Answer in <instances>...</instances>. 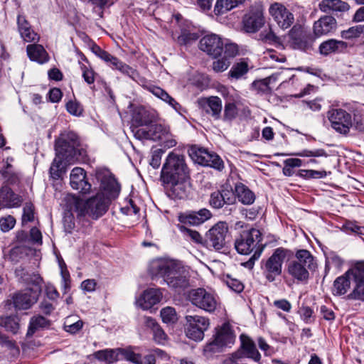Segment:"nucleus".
I'll list each match as a JSON object with an SVG mask.
<instances>
[{
    "mask_svg": "<svg viewBox=\"0 0 364 364\" xmlns=\"http://www.w3.org/2000/svg\"><path fill=\"white\" fill-rule=\"evenodd\" d=\"M156 117L154 112L148 110L142 106L137 107L132 113V130L139 129V127H149L156 121Z\"/></svg>",
    "mask_w": 364,
    "mask_h": 364,
    "instance_id": "obj_21",
    "label": "nucleus"
},
{
    "mask_svg": "<svg viewBox=\"0 0 364 364\" xmlns=\"http://www.w3.org/2000/svg\"><path fill=\"white\" fill-rule=\"evenodd\" d=\"M229 228L226 222L215 223L205 235L204 247L209 250L220 251L226 247Z\"/></svg>",
    "mask_w": 364,
    "mask_h": 364,
    "instance_id": "obj_7",
    "label": "nucleus"
},
{
    "mask_svg": "<svg viewBox=\"0 0 364 364\" xmlns=\"http://www.w3.org/2000/svg\"><path fill=\"white\" fill-rule=\"evenodd\" d=\"M242 351L238 350L232 354L233 360L241 358L242 357L252 359L254 361L259 363L261 359V355L256 348L255 342L248 336L242 334L240 336Z\"/></svg>",
    "mask_w": 364,
    "mask_h": 364,
    "instance_id": "obj_19",
    "label": "nucleus"
},
{
    "mask_svg": "<svg viewBox=\"0 0 364 364\" xmlns=\"http://www.w3.org/2000/svg\"><path fill=\"white\" fill-rule=\"evenodd\" d=\"M213 217V214L210 210L203 208L198 210H186L180 213L178 215V220L183 225L187 227L198 226L210 220Z\"/></svg>",
    "mask_w": 364,
    "mask_h": 364,
    "instance_id": "obj_16",
    "label": "nucleus"
},
{
    "mask_svg": "<svg viewBox=\"0 0 364 364\" xmlns=\"http://www.w3.org/2000/svg\"><path fill=\"white\" fill-rule=\"evenodd\" d=\"M90 48L93 53H95L98 58L104 60L108 65H109V64L112 61V58H114V56L112 55L106 50H102L98 45H97L95 43H92Z\"/></svg>",
    "mask_w": 364,
    "mask_h": 364,
    "instance_id": "obj_52",
    "label": "nucleus"
},
{
    "mask_svg": "<svg viewBox=\"0 0 364 364\" xmlns=\"http://www.w3.org/2000/svg\"><path fill=\"white\" fill-rule=\"evenodd\" d=\"M162 293L160 289L151 288L144 291L140 299V306L143 309H149L160 302Z\"/></svg>",
    "mask_w": 364,
    "mask_h": 364,
    "instance_id": "obj_31",
    "label": "nucleus"
},
{
    "mask_svg": "<svg viewBox=\"0 0 364 364\" xmlns=\"http://www.w3.org/2000/svg\"><path fill=\"white\" fill-rule=\"evenodd\" d=\"M55 157L49 168L50 176L54 180H58L66 173L64 161L71 164L83 159L86 154L80 147L78 136L73 132L63 134L55 140Z\"/></svg>",
    "mask_w": 364,
    "mask_h": 364,
    "instance_id": "obj_2",
    "label": "nucleus"
},
{
    "mask_svg": "<svg viewBox=\"0 0 364 364\" xmlns=\"http://www.w3.org/2000/svg\"><path fill=\"white\" fill-rule=\"evenodd\" d=\"M163 322L166 323H175L178 321V316L173 307L166 306L160 312Z\"/></svg>",
    "mask_w": 364,
    "mask_h": 364,
    "instance_id": "obj_49",
    "label": "nucleus"
},
{
    "mask_svg": "<svg viewBox=\"0 0 364 364\" xmlns=\"http://www.w3.org/2000/svg\"><path fill=\"white\" fill-rule=\"evenodd\" d=\"M66 109L70 114L74 116H80L83 112L82 106L77 101H68L66 104Z\"/></svg>",
    "mask_w": 364,
    "mask_h": 364,
    "instance_id": "obj_60",
    "label": "nucleus"
},
{
    "mask_svg": "<svg viewBox=\"0 0 364 364\" xmlns=\"http://www.w3.org/2000/svg\"><path fill=\"white\" fill-rule=\"evenodd\" d=\"M22 198L16 194L8 186H3L0 188V209L12 208L21 206Z\"/></svg>",
    "mask_w": 364,
    "mask_h": 364,
    "instance_id": "obj_24",
    "label": "nucleus"
},
{
    "mask_svg": "<svg viewBox=\"0 0 364 364\" xmlns=\"http://www.w3.org/2000/svg\"><path fill=\"white\" fill-rule=\"evenodd\" d=\"M110 203V198L106 197L103 192H99L86 200L74 195L65 198L67 209L75 212L79 219L89 216L93 220H97L106 213Z\"/></svg>",
    "mask_w": 364,
    "mask_h": 364,
    "instance_id": "obj_4",
    "label": "nucleus"
},
{
    "mask_svg": "<svg viewBox=\"0 0 364 364\" xmlns=\"http://www.w3.org/2000/svg\"><path fill=\"white\" fill-rule=\"evenodd\" d=\"M200 107L208 114H210L214 119L218 120L221 117L223 108L222 100L217 96L202 98L199 100Z\"/></svg>",
    "mask_w": 364,
    "mask_h": 364,
    "instance_id": "obj_28",
    "label": "nucleus"
},
{
    "mask_svg": "<svg viewBox=\"0 0 364 364\" xmlns=\"http://www.w3.org/2000/svg\"><path fill=\"white\" fill-rule=\"evenodd\" d=\"M28 252L29 250L26 247H14L9 251L8 259L13 264H17L28 255Z\"/></svg>",
    "mask_w": 364,
    "mask_h": 364,
    "instance_id": "obj_43",
    "label": "nucleus"
},
{
    "mask_svg": "<svg viewBox=\"0 0 364 364\" xmlns=\"http://www.w3.org/2000/svg\"><path fill=\"white\" fill-rule=\"evenodd\" d=\"M353 280L364 282V261L358 262L353 267L348 269Z\"/></svg>",
    "mask_w": 364,
    "mask_h": 364,
    "instance_id": "obj_53",
    "label": "nucleus"
},
{
    "mask_svg": "<svg viewBox=\"0 0 364 364\" xmlns=\"http://www.w3.org/2000/svg\"><path fill=\"white\" fill-rule=\"evenodd\" d=\"M269 14L282 29L289 28L294 21L293 14L281 3L272 4L269 9Z\"/></svg>",
    "mask_w": 364,
    "mask_h": 364,
    "instance_id": "obj_18",
    "label": "nucleus"
},
{
    "mask_svg": "<svg viewBox=\"0 0 364 364\" xmlns=\"http://www.w3.org/2000/svg\"><path fill=\"white\" fill-rule=\"evenodd\" d=\"M149 90L156 97L167 102L175 109H177L178 107L180 106L179 104L162 88L152 85L149 87Z\"/></svg>",
    "mask_w": 364,
    "mask_h": 364,
    "instance_id": "obj_41",
    "label": "nucleus"
},
{
    "mask_svg": "<svg viewBox=\"0 0 364 364\" xmlns=\"http://www.w3.org/2000/svg\"><path fill=\"white\" fill-rule=\"evenodd\" d=\"M83 326V322L81 320H77L73 322L71 318H67L63 326V328L65 331L75 334L82 329Z\"/></svg>",
    "mask_w": 364,
    "mask_h": 364,
    "instance_id": "obj_54",
    "label": "nucleus"
},
{
    "mask_svg": "<svg viewBox=\"0 0 364 364\" xmlns=\"http://www.w3.org/2000/svg\"><path fill=\"white\" fill-rule=\"evenodd\" d=\"M265 23L263 11L261 9H251L242 19L243 29L246 33H255Z\"/></svg>",
    "mask_w": 364,
    "mask_h": 364,
    "instance_id": "obj_20",
    "label": "nucleus"
},
{
    "mask_svg": "<svg viewBox=\"0 0 364 364\" xmlns=\"http://www.w3.org/2000/svg\"><path fill=\"white\" fill-rule=\"evenodd\" d=\"M151 278H162L168 287L176 293L181 294L189 287V277L184 267L173 260L153 262L149 268Z\"/></svg>",
    "mask_w": 364,
    "mask_h": 364,
    "instance_id": "obj_3",
    "label": "nucleus"
},
{
    "mask_svg": "<svg viewBox=\"0 0 364 364\" xmlns=\"http://www.w3.org/2000/svg\"><path fill=\"white\" fill-rule=\"evenodd\" d=\"M248 71V63L246 60L242 59L240 62L233 64L228 73V76L230 78L238 80L246 75Z\"/></svg>",
    "mask_w": 364,
    "mask_h": 364,
    "instance_id": "obj_40",
    "label": "nucleus"
},
{
    "mask_svg": "<svg viewBox=\"0 0 364 364\" xmlns=\"http://www.w3.org/2000/svg\"><path fill=\"white\" fill-rule=\"evenodd\" d=\"M269 78H264L260 80H255L252 83V87L258 92L262 94H268L271 92V88L269 87Z\"/></svg>",
    "mask_w": 364,
    "mask_h": 364,
    "instance_id": "obj_57",
    "label": "nucleus"
},
{
    "mask_svg": "<svg viewBox=\"0 0 364 364\" xmlns=\"http://www.w3.org/2000/svg\"><path fill=\"white\" fill-rule=\"evenodd\" d=\"M198 38L199 35L197 33L184 30L178 37L177 41L181 46H186L196 41Z\"/></svg>",
    "mask_w": 364,
    "mask_h": 364,
    "instance_id": "obj_51",
    "label": "nucleus"
},
{
    "mask_svg": "<svg viewBox=\"0 0 364 364\" xmlns=\"http://www.w3.org/2000/svg\"><path fill=\"white\" fill-rule=\"evenodd\" d=\"M348 48V43L343 41L331 38L322 42L318 51L321 55L328 56L332 54L343 53Z\"/></svg>",
    "mask_w": 364,
    "mask_h": 364,
    "instance_id": "obj_26",
    "label": "nucleus"
},
{
    "mask_svg": "<svg viewBox=\"0 0 364 364\" xmlns=\"http://www.w3.org/2000/svg\"><path fill=\"white\" fill-rule=\"evenodd\" d=\"M235 198L244 205H251L255 200V193L245 184L237 183L235 187Z\"/></svg>",
    "mask_w": 364,
    "mask_h": 364,
    "instance_id": "obj_34",
    "label": "nucleus"
},
{
    "mask_svg": "<svg viewBox=\"0 0 364 364\" xmlns=\"http://www.w3.org/2000/svg\"><path fill=\"white\" fill-rule=\"evenodd\" d=\"M318 8L325 13L346 12L349 10L350 6L341 0H322L318 4Z\"/></svg>",
    "mask_w": 364,
    "mask_h": 364,
    "instance_id": "obj_32",
    "label": "nucleus"
},
{
    "mask_svg": "<svg viewBox=\"0 0 364 364\" xmlns=\"http://www.w3.org/2000/svg\"><path fill=\"white\" fill-rule=\"evenodd\" d=\"M38 292L31 289L16 293L13 296V304L16 309L26 310L31 307L38 300Z\"/></svg>",
    "mask_w": 364,
    "mask_h": 364,
    "instance_id": "obj_23",
    "label": "nucleus"
},
{
    "mask_svg": "<svg viewBox=\"0 0 364 364\" xmlns=\"http://www.w3.org/2000/svg\"><path fill=\"white\" fill-rule=\"evenodd\" d=\"M225 283L230 289L237 293L242 292L245 287L242 282L230 275L226 276Z\"/></svg>",
    "mask_w": 364,
    "mask_h": 364,
    "instance_id": "obj_59",
    "label": "nucleus"
},
{
    "mask_svg": "<svg viewBox=\"0 0 364 364\" xmlns=\"http://www.w3.org/2000/svg\"><path fill=\"white\" fill-rule=\"evenodd\" d=\"M132 132L134 137L139 140L160 141L161 146L166 149L173 147L177 144L170 132L169 127L161 124H151L148 127V129H133Z\"/></svg>",
    "mask_w": 364,
    "mask_h": 364,
    "instance_id": "obj_5",
    "label": "nucleus"
},
{
    "mask_svg": "<svg viewBox=\"0 0 364 364\" xmlns=\"http://www.w3.org/2000/svg\"><path fill=\"white\" fill-rule=\"evenodd\" d=\"M0 344L3 347H6L11 350L13 355L19 354V348L16 346V343L11 340H9L6 336H0Z\"/></svg>",
    "mask_w": 364,
    "mask_h": 364,
    "instance_id": "obj_63",
    "label": "nucleus"
},
{
    "mask_svg": "<svg viewBox=\"0 0 364 364\" xmlns=\"http://www.w3.org/2000/svg\"><path fill=\"white\" fill-rule=\"evenodd\" d=\"M18 30L21 38L26 42L38 41V35L32 29L30 23L23 15H18L17 18Z\"/></svg>",
    "mask_w": 364,
    "mask_h": 364,
    "instance_id": "obj_29",
    "label": "nucleus"
},
{
    "mask_svg": "<svg viewBox=\"0 0 364 364\" xmlns=\"http://www.w3.org/2000/svg\"><path fill=\"white\" fill-rule=\"evenodd\" d=\"M35 220V206L31 202H27L23 208V214L21 218L22 225L33 222Z\"/></svg>",
    "mask_w": 364,
    "mask_h": 364,
    "instance_id": "obj_50",
    "label": "nucleus"
},
{
    "mask_svg": "<svg viewBox=\"0 0 364 364\" xmlns=\"http://www.w3.org/2000/svg\"><path fill=\"white\" fill-rule=\"evenodd\" d=\"M297 176L305 179L322 178L326 176V172L325 171L301 169L298 171Z\"/></svg>",
    "mask_w": 364,
    "mask_h": 364,
    "instance_id": "obj_55",
    "label": "nucleus"
},
{
    "mask_svg": "<svg viewBox=\"0 0 364 364\" xmlns=\"http://www.w3.org/2000/svg\"><path fill=\"white\" fill-rule=\"evenodd\" d=\"M16 224V219L14 217L9 215L0 218V228L6 232L11 230Z\"/></svg>",
    "mask_w": 364,
    "mask_h": 364,
    "instance_id": "obj_61",
    "label": "nucleus"
},
{
    "mask_svg": "<svg viewBox=\"0 0 364 364\" xmlns=\"http://www.w3.org/2000/svg\"><path fill=\"white\" fill-rule=\"evenodd\" d=\"M296 259H294L300 264L308 268L310 270H314L316 267L314 257L311 252L307 250H299L295 254Z\"/></svg>",
    "mask_w": 364,
    "mask_h": 364,
    "instance_id": "obj_37",
    "label": "nucleus"
},
{
    "mask_svg": "<svg viewBox=\"0 0 364 364\" xmlns=\"http://www.w3.org/2000/svg\"><path fill=\"white\" fill-rule=\"evenodd\" d=\"M186 334L188 338L195 341H200L204 338V332L208 328L210 322L206 317L198 315H187Z\"/></svg>",
    "mask_w": 364,
    "mask_h": 364,
    "instance_id": "obj_12",
    "label": "nucleus"
},
{
    "mask_svg": "<svg viewBox=\"0 0 364 364\" xmlns=\"http://www.w3.org/2000/svg\"><path fill=\"white\" fill-rule=\"evenodd\" d=\"M344 260L336 252H330L328 254H326L325 272H328L332 267L336 269H341Z\"/></svg>",
    "mask_w": 364,
    "mask_h": 364,
    "instance_id": "obj_44",
    "label": "nucleus"
},
{
    "mask_svg": "<svg viewBox=\"0 0 364 364\" xmlns=\"http://www.w3.org/2000/svg\"><path fill=\"white\" fill-rule=\"evenodd\" d=\"M293 254L291 250L278 247L268 259H262L261 269L265 279L269 282L275 281L276 277L282 274L284 259L291 257Z\"/></svg>",
    "mask_w": 364,
    "mask_h": 364,
    "instance_id": "obj_6",
    "label": "nucleus"
},
{
    "mask_svg": "<svg viewBox=\"0 0 364 364\" xmlns=\"http://www.w3.org/2000/svg\"><path fill=\"white\" fill-rule=\"evenodd\" d=\"M327 117L332 128L342 134H347L352 127L351 115L343 109H331L327 112Z\"/></svg>",
    "mask_w": 364,
    "mask_h": 364,
    "instance_id": "obj_14",
    "label": "nucleus"
},
{
    "mask_svg": "<svg viewBox=\"0 0 364 364\" xmlns=\"http://www.w3.org/2000/svg\"><path fill=\"white\" fill-rule=\"evenodd\" d=\"M353 279L348 270L342 276L336 279L332 288V293L335 296L344 295L350 287V280Z\"/></svg>",
    "mask_w": 364,
    "mask_h": 364,
    "instance_id": "obj_33",
    "label": "nucleus"
},
{
    "mask_svg": "<svg viewBox=\"0 0 364 364\" xmlns=\"http://www.w3.org/2000/svg\"><path fill=\"white\" fill-rule=\"evenodd\" d=\"M80 65V70L82 71V76L84 80L88 84L92 85L95 82L96 73L91 67H87L79 62Z\"/></svg>",
    "mask_w": 364,
    "mask_h": 364,
    "instance_id": "obj_56",
    "label": "nucleus"
},
{
    "mask_svg": "<svg viewBox=\"0 0 364 364\" xmlns=\"http://www.w3.org/2000/svg\"><path fill=\"white\" fill-rule=\"evenodd\" d=\"M209 205L213 209H221L235 203V195L229 185L222 186L220 189L210 193Z\"/></svg>",
    "mask_w": 364,
    "mask_h": 364,
    "instance_id": "obj_15",
    "label": "nucleus"
},
{
    "mask_svg": "<svg viewBox=\"0 0 364 364\" xmlns=\"http://www.w3.org/2000/svg\"><path fill=\"white\" fill-rule=\"evenodd\" d=\"M309 270L295 260H292L287 265L288 274L297 282L306 283L309 277Z\"/></svg>",
    "mask_w": 364,
    "mask_h": 364,
    "instance_id": "obj_30",
    "label": "nucleus"
},
{
    "mask_svg": "<svg viewBox=\"0 0 364 364\" xmlns=\"http://www.w3.org/2000/svg\"><path fill=\"white\" fill-rule=\"evenodd\" d=\"M188 154L196 163L200 165L210 166L218 171H222L224 168V162L222 159L215 153L210 152L204 148L196 145L191 146L188 149Z\"/></svg>",
    "mask_w": 364,
    "mask_h": 364,
    "instance_id": "obj_9",
    "label": "nucleus"
},
{
    "mask_svg": "<svg viewBox=\"0 0 364 364\" xmlns=\"http://www.w3.org/2000/svg\"><path fill=\"white\" fill-rule=\"evenodd\" d=\"M233 341L234 336L230 325L223 323L217 330L216 333L213 336V341L206 345L205 351L208 353L220 352L223 347L232 343Z\"/></svg>",
    "mask_w": 364,
    "mask_h": 364,
    "instance_id": "obj_13",
    "label": "nucleus"
},
{
    "mask_svg": "<svg viewBox=\"0 0 364 364\" xmlns=\"http://www.w3.org/2000/svg\"><path fill=\"white\" fill-rule=\"evenodd\" d=\"M188 299L193 305L209 313L214 312L218 304L215 295L204 288L191 290Z\"/></svg>",
    "mask_w": 364,
    "mask_h": 364,
    "instance_id": "obj_10",
    "label": "nucleus"
},
{
    "mask_svg": "<svg viewBox=\"0 0 364 364\" xmlns=\"http://www.w3.org/2000/svg\"><path fill=\"white\" fill-rule=\"evenodd\" d=\"M245 0H217L214 7L215 15L219 16L237 7Z\"/></svg>",
    "mask_w": 364,
    "mask_h": 364,
    "instance_id": "obj_39",
    "label": "nucleus"
},
{
    "mask_svg": "<svg viewBox=\"0 0 364 364\" xmlns=\"http://www.w3.org/2000/svg\"><path fill=\"white\" fill-rule=\"evenodd\" d=\"M177 227L185 236L188 237L193 242L204 246V238L198 231L183 225H178Z\"/></svg>",
    "mask_w": 364,
    "mask_h": 364,
    "instance_id": "obj_46",
    "label": "nucleus"
},
{
    "mask_svg": "<svg viewBox=\"0 0 364 364\" xmlns=\"http://www.w3.org/2000/svg\"><path fill=\"white\" fill-rule=\"evenodd\" d=\"M70 183L71 187L79 191L82 194H87L90 192L91 184L86 178L85 171L80 167L74 168L70 176Z\"/></svg>",
    "mask_w": 364,
    "mask_h": 364,
    "instance_id": "obj_22",
    "label": "nucleus"
},
{
    "mask_svg": "<svg viewBox=\"0 0 364 364\" xmlns=\"http://www.w3.org/2000/svg\"><path fill=\"white\" fill-rule=\"evenodd\" d=\"M97 178L101 181L100 186L105 192L104 193L105 196L109 198L110 201L119 196L120 185L114 176L112 174H104L101 176L98 174Z\"/></svg>",
    "mask_w": 364,
    "mask_h": 364,
    "instance_id": "obj_27",
    "label": "nucleus"
},
{
    "mask_svg": "<svg viewBox=\"0 0 364 364\" xmlns=\"http://www.w3.org/2000/svg\"><path fill=\"white\" fill-rule=\"evenodd\" d=\"M230 63L226 58L218 59L213 63V70L216 73L225 71L230 65Z\"/></svg>",
    "mask_w": 364,
    "mask_h": 364,
    "instance_id": "obj_64",
    "label": "nucleus"
},
{
    "mask_svg": "<svg viewBox=\"0 0 364 364\" xmlns=\"http://www.w3.org/2000/svg\"><path fill=\"white\" fill-rule=\"evenodd\" d=\"M0 326L5 328L8 331L16 333L20 328L19 319L17 316L0 317Z\"/></svg>",
    "mask_w": 364,
    "mask_h": 364,
    "instance_id": "obj_45",
    "label": "nucleus"
},
{
    "mask_svg": "<svg viewBox=\"0 0 364 364\" xmlns=\"http://www.w3.org/2000/svg\"><path fill=\"white\" fill-rule=\"evenodd\" d=\"M238 115V108L234 102L228 101L225 104L223 119L231 122Z\"/></svg>",
    "mask_w": 364,
    "mask_h": 364,
    "instance_id": "obj_47",
    "label": "nucleus"
},
{
    "mask_svg": "<svg viewBox=\"0 0 364 364\" xmlns=\"http://www.w3.org/2000/svg\"><path fill=\"white\" fill-rule=\"evenodd\" d=\"M262 240V235L258 229L244 230L236 238L235 247L239 254L249 255L259 247H264V245L260 243Z\"/></svg>",
    "mask_w": 364,
    "mask_h": 364,
    "instance_id": "obj_8",
    "label": "nucleus"
},
{
    "mask_svg": "<svg viewBox=\"0 0 364 364\" xmlns=\"http://www.w3.org/2000/svg\"><path fill=\"white\" fill-rule=\"evenodd\" d=\"M337 28V22L332 16H321L314 23V33L316 37L334 32Z\"/></svg>",
    "mask_w": 364,
    "mask_h": 364,
    "instance_id": "obj_25",
    "label": "nucleus"
},
{
    "mask_svg": "<svg viewBox=\"0 0 364 364\" xmlns=\"http://www.w3.org/2000/svg\"><path fill=\"white\" fill-rule=\"evenodd\" d=\"M50 325V321L43 317V316L38 315L33 316L29 322L28 328L27 331L26 336H32L37 331L48 327Z\"/></svg>",
    "mask_w": 364,
    "mask_h": 364,
    "instance_id": "obj_38",
    "label": "nucleus"
},
{
    "mask_svg": "<svg viewBox=\"0 0 364 364\" xmlns=\"http://www.w3.org/2000/svg\"><path fill=\"white\" fill-rule=\"evenodd\" d=\"M258 40L264 43L269 45H282L281 39L273 31L272 27L269 26L268 28L264 29L259 34Z\"/></svg>",
    "mask_w": 364,
    "mask_h": 364,
    "instance_id": "obj_42",
    "label": "nucleus"
},
{
    "mask_svg": "<svg viewBox=\"0 0 364 364\" xmlns=\"http://www.w3.org/2000/svg\"><path fill=\"white\" fill-rule=\"evenodd\" d=\"M27 54L33 61L44 63L48 60V55L44 48L39 44L28 45L26 48Z\"/></svg>",
    "mask_w": 364,
    "mask_h": 364,
    "instance_id": "obj_35",
    "label": "nucleus"
},
{
    "mask_svg": "<svg viewBox=\"0 0 364 364\" xmlns=\"http://www.w3.org/2000/svg\"><path fill=\"white\" fill-rule=\"evenodd\" d=\"M354 288L348 296V299L360 300L364 301V282L353 280Z\"/></svg>",
    "mask_w": 364,
    "mask_h": 364,
    "instance_id": "obj_48",
    "label": "nucleus"
},
{
    "mask_svg": "<svg viewBox=\"0 0 364 364\" xmlns=\"http://www.w3.org/2000/svg\"><path fill=\"white\" fill-rule=\"evenodd\" d=\"M199 47L202 51L216 58L223 52L224 41L218 35L208 34L200 40Z\"/></svg>",
    "mask_w": 364,
    "mask_h": 364,
    "instance_id": "obj_17",
    "label": "nucleus"
},
{
    "mask_svg": "<svg viewBox=\"0 0 364 364\" xmlns=\"http://www.w3.org/2000/svg\"><path fill=\"white\" fill-rule=\"evenodd\" d=\"M109 66L112 67L113 69L118 70L122 73L127 75L134 81H137V79L139 77V73L135 69L132 68L126 63H124L117 57L112 58V61Z\"/></svg>",
    "mask_w": 364,
    "mask_h": 364,
    "instance_id": "obj_36",
    "label": "nucleus"
},
{
    "mask_svg": "<svg viewBox=\"0 0 364 364\" xmlns=\"http://www.w3.org/2000/svg\"><path fill=\"white\" fill-rule=\"evenodd\" d=\"M118 0H88L95 7L98 8L100 11V16L102 17L103 11L112 6Z\"/></svg>",
    "mask_w": 364,
    "mask_h": 364,
    "instance_id": "obj_62",
    "label": "nucleus"
},
{
    "mask_svg": "<svg viewBox=\"0 0 364 364\" xmlns=\"http://www.w3.org/2000/svg\"><path fill=\"white\" fill-rule=\"evenodd\" d=\"M65 210L68 213H65L63 218L64 230L67 233H72L75 228V218L73 215L74 212L69 211L66 206Z\"/></svg>",
    "mask_w": 364,
    "mask_h": 364,
    "instance_id": "obj_58",
    "label": "nucleus"
},
{
    "mask_svg": "<svg viewBox=\"0 0 364 364\" xmlns=\"http://www.w3.org/2000/svg\"><path fill=\"white\" fill-rule=\"evenodd\" d=\"M190 178V170L186 163L185 156L173 151L169 153L160 174V181L166 195L172 200L188 198Z\"/></svg>",
    "mask_w": 364,
    "mask_h": 364,
    "instance_id": "obj_1",
    "label": "nucleus"
},
{
    "mask_svg": "<svg viewBox=\"0 0 364 364\" xmlns=\"http://www.w3.org/2000/svg\"><path fill=\"white\" fill-rule=\"evenodd\" d=\"M289 43L294 49L304 52L313 50L314 38L309 32L304 31L301 26H294L289 32Z\"/></svg>",
    "mask_w": 364,
    "mask_h": 364,
    "instance_id": "obj_11",
    "label": "nucleus"
}]
</instances>
